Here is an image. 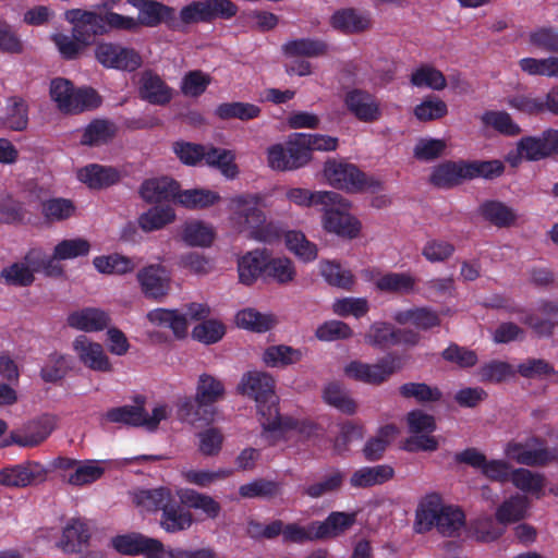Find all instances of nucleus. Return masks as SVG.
<instances>
[{
    "instance_id": "nucleus-36",
    "label": "nucleus",
    "mask_w": 558,
    "mask_h": 558,
    "mask_svg": "<svg viewBox=\"0 0 558 558\" xmlns=\"http://www.w3.org/2000/svg\"><path fill=\"white\" fill-rule=\"evenodd\" d=\"M41 215L48 222H61L72 218L76 213V206L72 199L64 197H51L43 201Z\"/></svg>"
},
{
    "instance_id": "nucleus-54",
    "label": "nucleus",
    "mask_w": 558,
    "mask_h": 558,
    "mask_svg": "<svg viewBox=\"0 0 558 558\" xmlns=\"http://www.w3.org/2000/svg\"><path fill=\"white\" fill-rule=\"evenodd\" d=\"M195 395L211 405L225 396V386L218 378L204 373L198 378Z\"/></svg>"
},
{
    "instance_id": "nucleus-40",
    "label": "nucleus",
    "mask_w": 558,
    "mask_h": 558,
    "mask_svg": "<svg viewBox=\"0 0 558 558\" xmlns=\"http://www.w3.org/2000/svg\"><path fill=\"white\" fill-rule=\"evenodd\" d=\"M235 323L239 327L254 332H265L270 330L277 324L276 317L270 314H262L255 310L247 308L240 311L235 316Z\"/></svg>"
},
{
    "instance_id": "nucleus-5",
    "label": "nucleus",
    "mask_w": 558,
    "mask_h": 558,
    "mask_svg": "<svg viewBox=\"0 0 558 558\" xmlns=\"http://www.w3.org/2000/svg\"><path fill=\"white\" fill-rule=\"evenodd\" d=\"M35 274L47 277H60L63 274L61 264L52 255H47L40 247L31 248L23 262L13 263L0 272V279H35Z\"/></svg>"
},
{
    "instance_id": "nucleus-55",
    "label": "nucleus",
    "mask_w": 558,
    "mask_h": 558,
    "mask_svg": "<svg viewBox=\"0 0 558 558\" xmlns=\"http://www.w3.org/2000/svg\"><path fill=\"white\" fill-rule=\"evenodd\" d=\"M344 473L337 470L326 475L322 481L303 488V495L317 499L326 494L337 492L342 486Z\"/></svg>"
},
{
    "instance_id": "nucleus-35",
    "label": "nucleus",
    "mask_w": 558,
    "mask_h": 558,
    "mask_svg": "<svg viewBox=\"0 0 558 558\" xmlns=\"http://www.w3.org/2000/svg\"><path fill=\"white\" fill-rule=\"evenodd\" d=\"M209 404L199 400L195 395L194 398L186 397L178 402V415L182 421L195 424L196 422H209L213 418V412Z\"/></svg>"
},
{
    "instance_id": "nucleus-50",
    "label": "nucleus",
    "mask_w": 558,
    "mask_h": 558,
    "mask_svg": "<svg viewBox=\"0 0 558 558\" xmlns=\"http://www.w3.org/2000/svg\"><path fill=\"white\" fill-rule=\"evenodd\" d=\"M510 480L518 489L524 493L535 494L537 498L541 497V493L545 486L544 475L523 468L513 470Z\"/></svg>"
},
{
    "instance_id": "nucleus-6",
    "label": "nucleus",
    "mask_w": 558,
    "mask_h": 558,
    "mask_svg": "<svg viewBox=\"0 0 558 558\" xmlns=\"http://www.w3.org/2000/svg\"><path fill=\"white\" fill-rule=\"evenodd\" d=\"M238 5L231 0H195L184 5L179 13L180 31L184 26L213 23L215 20H230L238 13Z\"/></svg>"
},
{
    "instance_id": "nucleus-42",
    "label": "nucleus",
    "mask_w": 558,
    "mask_h": 558,
    "mask_svg": "<svg viewBox=\"0 0 558 558\" xmlns=\"http://www.w3.org/2000/svg\"><path fill=\"white\" fill-rule=\"evenodd\" d=\"M239 494L243 498L271 499L282 494V484L277 481L257 478L247 484L241 485Z\"/></svg>"
},
{
    "instance_id": "nucleus-28",
    "label": "nucleus",
    "mask_w": 558,
    "mask_h": 558,
    "mask_svg": "<svg viewBox=\"0 0 558 558\" xmlns=\"http://www.w3.org/2000/svg\"><path fill=\"white\" fill-rule=\"evenodd\" d=\"M287 198L299 206H329L340 204L341 195L332 191L311 192L306 189L293 187L287 192Z\"/></svg>"
},
{
    "instance_id": "nucleus-21",
    "label": "nucleus",
    "mask_w": 558,
    "mask_h": 558,
    "mask_svg": "<svg viewBox=\"0 0 558 558\" xmlns=\"http://www.w3.org/2000/svg\"><path fill=\"white\" fill-rule=\"evenodd\" d=\"M46 471L38 463H27L3 469L0 484L9 487H25L45 480Z\"/></svg>"
},
{
    "instance_id": "nucleus-13",
    "label": "nucleus",
    "mask_w": 558,
    "mask_h": 558,
    "mask_svg": "<svg viewBox=\"0 0 558 558\" xmlns=\"http://www.w3.org/2000/svg\"><path fill=\"white\" fill-rule=\"evenodd\" d=\"M344 105L362 122H374L381 116L379 102L375 96L360 88L351 89L345 94Z\"/></svg>"
},
{
    "instance_id": "nucleus-59",
    "label": "nucleus",
    "mask_w": 558,
    "mask_h": 558,
    "mask_svg": "<svg viewBox=\"0 0 558 558\" xmlns=\"http://www.w3.org/2000/svg\"><path fill=\"white\" fill-rule=\"evenodd\" d=\"M305 141V134L298 133L288 142L289 170L303 167L311 159V153Z\"/></svg>"
},
{
    "instance_id": "nucleus-7",
    "label": "nucleus",
    "mask_w": 558,
    "mask_h": 558,
    "mask_svg": "<svg viewBox=\"0 0 558 558\" xmlns=\"http://www.w3.org/2000/svg\"><path fill=\"white\" fill-rule=\"evenodd\" d=\"M324 172L331 186L350 193L367 190L375 192L381 189V183L378 180L367 178L352 163L327 162Z\"/></svg>"
},
{
    "instance_id": "nucleus-46",
    "label": "nucleus",
    "mask_w": 558,
    "mask_h": 558,
    "mask_svg": "<svg viewBox=\"0 0 558 558\" xmlns=\"http://www.w3.org/2000/svg\"><path fill=\"white\" fill-rule=\"evenodd\" d=\"M481 121L485 126H490L506 136H517L522 131L506 111L487 110L482 114Z\"/></svg>"
},
{
    "instance_id": "nucleus-43",
    "label": "nucleus",
    "mask_w": 558,
    "mask_h": 558,
    "mask_svg": "<svg viewBox=\"0 0 558 558\" xmlns=\"http://www.w3.org/2000/svg\"><path fill=\"white\" fill-rule=\"evenodd\" d=\"M323 399L329 405H332L347 414H353L356 410V403L350 397L349 391L340 383H329L323 390Z\"/></svg>"
},
{
    "instance_id": "nucleus-22",
    "label": "nucleus",
    "mask_w": 558,
    "mask_h": 558,
    "mask_svg": "<svg viewBox=\"0 0 558 558\" xmlns=\"http://www.w3.org/2000/svg\"><path fill=\"white\" fill-rule=\"evenodd\" d=\"M77 179L94 190L109 187L120 181V172L113 167L90 163L77 170Z\"/></svg>"
},
{
    "instance_id": "nucleus-33",
    "label": "nucleus",
    "mask_w": 558,
    "mask_h": 558,
    "mask_svg": "<svg viewBox=\"0 0 558 558\" xmlns=\"http://www.w3.org/2000/svg\"><path fill=\"white\" fill-rule=\"evenodd\" d=\"M88 539L89 532L85 523L78 519H72L63 529L59 547L65 553H76Z\"/></svg>"
},
{
    "instance_id": "nucleus-16",
    "label": "nucleus",
    "mask_w": 558,
    "mask_h": 558,
    "mask_svg": "<svg viewBox=\"0 0 558 558\" xmlns=\"http://www.w3.org/2000/svg\"><path fill=\"white\" fill-rule=\"evenodd\" d=\"M56 418L43 415L28 422L23 430L12 432L11 441L22 447H35L43 442L54 429Z\"/></svg>"
},
{
    "instance_id": "nucleus-1",
    "label": "nucleus",
    "mask_w": 558,
    "mask_h": 558,
    "mask_svg": "<svg viewBox=\"0 0 558 558\" xmlns=\"http://www.w3.org/2000/svg\"><path fill=\"white\" fill-rule=\"evenodd\" d=\"M275 380L265 372H247L238 385V392L253 398L262 415L260 425L265 432H284L296 427L293 418L281 416L278 397L274 391Z\"/></svg>"
},
{
    "instance_id": "nucleus-48",
    "label": "nucleus",
    "mask_w": 558,
    "mask_h": 558,
    "mask_svg": "<svg viewBox=\"0 0 558 558\" xmlns=\"http://www.w3.org/2000/svg\"><path fill=\"white\" fill-rule=\"evenodd\" d=\"M410 82L415 87H428L434 90H441L447 85V81L442 72L427 64L421 65L413 71Z\"/></svg>"
},
{
    "instance_id": "nucleus-60",
    "label": "nucleus",
    "mask_w": 558,
    "mask_h": 558,
    "mask_svg": "<svg viewBox=\"0 0 558 558\" xmlns=\"http://www.w3.org/2000/svg\"><path fill=\"white\" fill-rule=\"evenodd\" d=\"M101 105V98L94 88L74 89L71 105L66 113H80L86 110L96 109Z\"/></svg>"
},
{
    "instance_id": "nucleus-23",
    "label": "nucleus",
    "mask_w": 558,
    "mask_h": 558,
    "mask_svg": "<svg viewBox=\"0 0 558 558\" xmlns=\"http://www.w3.org/2000/svg\"><path fill=\"white\" fill-rule=\"evenodd\" d=\"M68 325L85 332H95L106 329L110 325L108 313L96 307H86L71 313L68 316Z\"/></svg>"
},
{
    "instance_id": "nucleus-64",
    "label": "nucleus",
    "mask_w": 558,
    "mask_h": 558,
    "mask_svg": "<svg viewBox=\"0 0 558 558\" xmlns=\"http://www.w3.org/2000/svg\"><path fill=\"white\" fill-rule=\"evenodd\" d=\"M447 147L441 138H421L414 146V157L422 161H432L440 157Z\"/></svg>"
},
{
    "instance_id": "nucleus-10",
    "label": "nucleus",
    "mask_w": 558,
    "mask_h": 558,
    "mask_svg": "<svg viewBox=\"0 0 558 558\" xmlns=\"http://www.w3.org/2000/svg\"><path fill=\"white\" fill-rule=\"evenodd\" d=\"M506 454L515 462L529 466H543L555 461L554 451L544 446L539 438H530L525 442H509Z\"/></svg>"
},
{
    "instance_id": "nucleus-27",
    "label": "nucleus",
    "mask_w": 558,
    "mask_h": 558,
    "mask_svg": "<svg viewBox=\"0 0 558 558\" xmlns=\"http://www.w3.org/2000/svg\"><path fill=\"white\" fill-rule=\"evenodd\" d=\"M287 58H317L328 53L329 46L326 41L317 38H299L284 43L281 47Z\"/></svg>"
},
{
    "instance_id": "nucleus-31",
    "label": "nucleus",
    "mask_w": 558,
    "mask_h": 558,
    "mask_svg": "<svg viewBox=\"0 0 558 558\" xmlns=\"http://www.w3.org/2000/svg\"><path fill=\"white\" fill-rule=\"evenodd\" d=\"M182 505L196 510H202L209 519H216L221 507L211 496L198 493L194 489H180L178 492Z\"/></svg>"
},
{
    "instance_id": "nucleus-37",
    "label": "nucleus",
    "mask_w": 558,
    "mask_h": 558,
    "mask_svg": "<svg viewBox=\"0 0 558 558\" xmlns=\"http://www.w3.org/2000/svg\"><path fill=\"white\" fill-rule=\"evenodd\" d=\"M134 504L146 511L163 510L171 501L172 495L168 488L141 489L134 494Z\"/></svg>"
},
{
    "instance_id": "nucleus-52",
    "label": "nucleus",
    "mask_w": 558,
    "mask_h": 558,
    "mask_svg": "<svg viewBox=\"0 0 558 558\" xmlns=\"http://www.w3.org/2000/svg\"><path fill=\"white\" fill-rule=\"evenodd\" d=\"M182 238L190 246L206 247L211 245L215 232L211 227L202 221H192L185 225Z\"/></svg>"
},
{
    "instance_id": "nucleus-30",
    "label": "nucleus",
    "mask_w": 558,
    "mask_h": 558,
    "mask_svg": "<svg viewBox=\"0 0 558 558\" xmlns=\"http://www.w3.org/2000/svg\"><path fill=\"white\" fill-rule=\"evenodd\" d=\"M93 264L100 274L117 276L130 274L137 266L133 258L119 253L96 256Z\"/></svg>"
},
{
    "instance_id": "nucleus-11",
    "label": "nucleus",
    "mask_w": 558,
    "mask_h": 558,
    "mask_svg": "<svg viewBox=\"0 0 558 558\" xmlns=\"http://www.w3.org/2000/svg\"><path fill=\"white\" fill-rule=\"evenodd\" d=\"M348 203L341 196L340 204L323 206L325 230L341 238L354 239L361 230L360 221L345 211Z\"/></svg>"
},
{
    "instance_id": "nucleus-20",
    "label": "nucleus",
    "mask_w": 558,
    "mask_h": 558,
    "mask_svg": "<svg viewBox=\"0 0 558 558\" xmlns=\"http://www.w3.org/2000/svg\"><path fill=\"white\" fill-rule=\"evenodd\" d=\"M138 95L155 106H166L172 99V88L153 71H145L140 80Z\"/></svg>"
},
{
    "instance_id": "nucleus-3",
    "label": "nucleus",
    "mask_w": 558,
    "mask_h": 558,
    "mask_svg": "<svg viewBox=\"0 0 558 558\" xmlns=\"http://www.w3.org/2000/svg\"><path fill=\"white\" fill-rule=\"evenodd\" d=\"M465 524V515L459 508L441 505L438 495H428L418 506L415 527L418 533L436 527L445 537H454Z\"/></svg>"
},
{
    "instance_id": "nucleus-38",
    "label": "nucleus",
    "mask_w": 558,
    "mask_h": 558,
    "mask_svg": "<svg viewBox=\"0 0 558 558\" xmlns=\"http://www.w3.org/2000/svg\"><path fill=\"white\" fill-rule=\"evenodd\" d=\"M175 219L174 210L169 207L153 206L137 218L138 227L144 232L160 230Z\"/></svg>"
},
{
    "instance_id": "nucleus-2",
    "label": "nucleus",
    "mask_w": 558,
    "mask_h": 558,
    "mask_svg": "<svg viewBox=\"0 0 558 558\" xmlns=\"http://www.w3.org/2000/svg\"><path fill=\"white\" fill-rule=\"evenodd\" d=\"M263 197L259 194H244L230 201V221L239 232H246L256 241L275 243L281 238V229L272 221L266 220L260 209Z\"/></svg>"
},
{
    "instance_id": "nucleus-45",
    "label": "nucleus",
    "mask_w": 558,
    "mask_h": 558,
    "mask_svg": "<svg viewBox=\"0 0 558 558\" xmlns=\"http://www.w3.org/2000/svg\"><path fill=\"white\" fill-rule=\"evenodd\" d=\"M527 506L529 500L525 496H512L498 507L496 520L500 524L517 522L525 517Z\"/></svg>"
},
{
    "instance_id": "nucleus-39",
    "label": "nucleus",
    "mask_w": 558,
    "mask_h": 558,
    "mask_svg": "<svg viewBox=\"0 0 558 558\" xmlns=\"http://www.w3.org/2000/svg\"><path fill=\"white\" fill-rule=\"evenodd\" d=\"M302 359V352L289 345H270L263 352L262 360L269 367H286L298 363Z\"/></svg>"
},
{
    "instance_id": "nucleus-15",
    "label": "nucleus",
    "mask_w": 558,
    "mask_h": 558,
    "mask_svg": "<svg viewBox=\"0 0 558 558\" xmlns=\"http://www.w3.org/2000/svg\"><path fill=\"white\" fill-rule=\"evenodd\" d=\"M554 130L548 129L538 136H523L517 144L520 157L527 161H539L556 154Z\"/></svg>"
},
{
    "instance_id": "nucleus-44",
    "label": "nucleus",
    "mask_w": 558,
    "mask_h": 558,
    "mask_svg": "<svg viewBox=\"0 0 558 558\" xmlns=\"http://www.w3.org/2000/svg\"><path fill=\"white\" fill-rule=\"evenodd\" d=\"M468 532L476 542L490 543L501 536L504 529L498 526L492 517L480 515L470 522Z\"/></svg>"
},
{
    "instance_id": "nucleus-56",
    "label": "nucleus",
    "mask_w": 558,
    "mask_h": 558,
    "mask_svg": "<svg viewBox=\"0 0 558 558\" xmlns=\"http://www.w3.org/2000/svg\"><path fill=\"white\" fill-rule=\"evenodd\" d=\"M90 244L82 238L68 239L59 242L53 250L56 262L85 256L89 253Z\"/></svg>"
},
{
    "instance_id": "nucleus-58",
    "label": "nucleus",
    "mask_w": 558,
    "mask_h": 558,
    "mask_svg": "<svg viewBox=\"0 0 558 558\" xmlns=\"http://www.w3.org/2000/svg\"><path fill=\"white\" fill-rule=\"evenodd\" d=\"M106 420L113 423H124L128 425L143 426L144 407L143 404L123 405L109 410L105 414Z\"/></svg>"
},
{
    "instance_id": "nucleus-17",
    "label": "nucleus",
    "mask_w": 558,
    "mask_h": 558,
    "mask_svg": "<svg viewBox=\"0 0 558 558\" xmlns=\"http://www.w3.org/2000/svg\"><path fill=\"white\" fill-rule=\"evenodd\" d=\"M114 548L124 555L143 554L147 558H161L163 545L160 541L143 535H122L113 539Z\"/></svg>"
},
{
    "instance_id": "nucleus-34",
    "label": "nucleus",
    "mask_w": 558,
    "mask_h": 558,
    "mask_svg": "<svg viewBox=\"0 0 558 558\" xmlns=\"http://www.w3.org/2000/svg\"><path fill=\"white\" fill-rule=\"evenodd\" d=\"M393 476V469L389 465H376L362 468L355 471L350 477V485L355 488H366L379 485Z\"/></svg>"
},
{
    "instance_id": "nucleus-49",
    "label": "nucleus",
    "mask_w": 558,
    "mask_h": 558,
    "mask_svg": "<svg viewBox=\"0 0 558 558\" xmlns=\"http://www.w3.org/2000/svg\"><path fill=\"white\" fill-rule=\"evenodd\" d=\"M288 250L304 262L314 260L317 256V246L308 241L301 231H288L284 234Z\"/></svg>"
},
{
    "instance_id": "nucleus-25",
    "label": "nucleus",
    "mask_w": 558,
    "mask_h": 558,
    "mask_svg": "<svg viewBox=\"0 0 558 558\" xmlns=\"http://www.w3.org/2000/svg\"><path fill=\"white\" fill-rule=\"evenodd\" d=\"M477 214L488 223L499 229L512 227L518 219L515 210L496 199L484 201L477 208Z\"/></svg>"
},
{
    "instance_id": "nucleus-18",
    "label": "nucleus",
    "mask_w": 558,
    "mask_h": 558,
    "mask_svg": "<svg viewBox=\"0 0 558 558\" xmlns=\"http://www.w3.org/2000/svg\"><path fill=\"white\" fill-rule=\"evenodd\" d=\"M179 192V182L169 177L146 179L140 185L138 194L147 204L173 202Z\"/></svg>"
},
{
    "instance_id": "nucleus-62",
    "label": "nucleus",
    "mask_w": 558,
    "mask_h": 558,
    "mask_svg": "<svg viewBox=\"0 0 558 558\" xmlns=\"http://www.w3.org/2000/svg\"><path fill=\"white\" fill-rule=\"evenodd\" d=\"M225 333V326L216 319H207L196 325L192 330L193 339L205 344L218 342Z\"/></svg>"
},
{
    "instance_id": "nucleus-8",
    "label": "nucleus",
    "mask_w": 558,
    "mask_h": 558,
    "mask_svg": "<svg viewBox=\"0 0 558 558\" xmlns=\"http://www.w3.org/2000/svg\"><path fill=\"white\" fill-rule=\"evenodd\" d=\"M401 368L400 357L389 353L373 364L353 361L345 366L344 373L357 381L368 385H380Z\"/></svg>"
},
{
    "instance_id": "nucleus-4",
    "label": "nucleus",
    "mask_w": 558,
    "mask_h": 558,
    "mask_svg": "<svg viewBox=\"0 0 558 558\" xmlns=\"http://www.w3.org/2000/svg\"><path fill=\"white\" fill-rule=\"evenodd\" d=\"M239 279H293L294 266L288 257H272L267 248H255L238 259Z\"/></svg>"
},
{
    "instance_id": "nucleus-51",
    "label": "nucleus",
    "mask_w": 558,
    "mask_h": 558,
    "mask_svg": "<svg viewBox=\"0 0 558 558\" xmlns=\"http://www.w3.org/2000/svg\"><path fill=\"white\" fill-rule=\"evenodd\" d=\"M399 392L404 399H415L417 402H437L442 398V392L437 387L426 383H407L399 387Z\"/></svg>"
},
{
    "instance_id": "nucleus-24",
    "label": "nucleus",
    "mask_w": 558,
    "mask_h": 558,
    "mask_svg": "<svg viewBox=\"0 0 558 558\" xmlns=\"http://www.w3.org/2000/svg\"><path fill=\"white\" fill-rule=\"evenodd\" d=\"M430 183L439 189H452L465 181L464 159L446 160L436 166L429 177Z\"/></svg>"
},
{
    "instance_id": "nucleus-9",
    "label": "nucleus",
    "mask_w": 558,
    "mask_h": 558,
    "mask_svg": "<svg viewBox=\"0 0 558 558\" xmlns=\"http://www.w3.org/2000/svg\"><path fill=\"white\" fill-rule=\"evenodd\" d=\"M138 10L136 22L145 27H157L166 24L172 31H180L175 9L156 0H128Z\"/></svg>"
},
{
    "instance_id": "nucleus-61",
    "label": "nucleus",
    "mask_w": 558,
    "mask_h": 558,
    "mask_svg": "<svg viewBox=\"0 0 558 558\" xmlns=\"http://www.w3.org/2000/svg\"><path fill=\"white\" fill-rule=\"evenodd\" d=\"M211 78L201 70L187 72L181 82V92L184 96L199 97L205 93Z\"/></svg>"
},
{
    "instance_id": "nucleus-63",
    "label": "nucleus",
    "mask_w": 558,
    "mask_h": 558,
    "mask_svg": "<svg viewBox=\"0 0 558 558\" xmlns=\"http://www.w3.org/2000/svg\"><path fill=\"white\" fill-rule=\"evenodd\" d=\"M454 251V245L449 241L432 239L424 244L422 255L430 263H441L450 258Z\"/></svg>"
},
{
    "instance_id": "nucleus-14",
    "label": "nucleus",
    "mask_w": 558,
    "mask_h": 558,
    "mask_svg": "<svg viewBox=\"0 0 558 558\" xmlns=\"http://www.w3.org/2000/svg\"><path fill=\"white\" fill-rule=\"evenodd\" d=\"M73 350L86 367L96 372H111V363L101 344L93 342L86 336H78L73 341Z\"/></svg>"
},
{
    "instance_id": "nucleus-32",
    "label": "nucleus",
    "mask_w": 558,
    "mask_h": 558,
    "mask_svg": "<svg viewBox=\"0 0 558 558\" xmlns=\"http://www.w3.org/2000/svg\"><path fill=\"white\" fill-rule=\"evenodd\" d=\"M193 523V515L190 511L184 510L180 505L170 502L163 508L160 526L168 533H178L187 530Z\"/></svg>"
},
{
    "instance_id": "nucleus-53",
    "label": "nucleus",
    "mask_w": 558,
    "mask_h": 558,
    "mask_svg": "<svg viewBox=\"0 0 558 558\" xmlns=\"http://www.w3.org/2000/svg\"><path fill=\"white\" fill-rule=\"evenodd\" d=\"M395 319L399 324L412 322L416 327L424 330L440 325V318L437 313L425 307L399 312Z\"/></svg>"
},
{
    "instance_id": "nucleus-47",
    "label": "nucleus",
    "mask_w": 558,
    "mask_h": 558,
    "mask_svg": "<svg viewBox=\"0 0 558 558\" xmlns=\"http://www.w3.org/2000/svg\"><path fill=\"white\" fill-rule=\"evenodd\" d=\"M398 429L395 425L381 427L377 435L371 438L363 449V453L368 461H376L381 458L388 445L395 439Z\"/></svg>"
},
{
    "instance_id": "nucleus-29",
    "label": "nucleus",
    "mask_w": 558,
    "mask_h": 558,
    "mask_svg": "<svg viewBox=\"0 0 558 558\" xmlns=\"http://www.w3.org/2000/svg\"><path fill=\"white\" fill-rule=\"evenodd\" d=\"M356 521V513L331 512L325 521H315L319 541L339 536Z\"/></svg>"
},
{
    "instance_id": "nucleus-12",
    "label": "nucleus",
    "mask_w": 558,
    "mask_h": 558,
    "mask_svg": "<svg viewBox=\"0 0 558 558\" xmlns=\"http://www.w3.org/2000/svg\"><path fill=\"white\" fill-rule=\"evenodd\" d=\"M73 19L90 24L95 34H106L110 29L134 31L138 23L131 16L116 12H107L105 15L94 11H73Z\"/></svg>"
},
{
    "instance_id": "nucleus-19",
    "label": "nucleus",
    "mask_w": 558,
    "mask_h": 558,
    "mask_svg": "<svg viewBox=\"0 0 558 558\" xmlns=\"http://www.w3.org/2000/svg\"><path fill=\"white\" fill-rule=\"evenodd\" d=\"M329 23L333 29L344 35L363 33L372 24L369 14L355 8L336 10L330 16Z\"/></svg>"
},
{
    "instance_id": "nucleus-57",
    "label": "nucleus",
    "mask_w": 558,
    "mask_h": 558,
    "mask_svg": "<svg viewBox=\"0 0 558 558\" xmlns=\"http://www.w3.org/2000/svg\"><path fill=\"white\" fill-rule=\"evenodd\" d=\"M529 43L550 53H558V28L554 26H539L529 34Z\"/></svg>"
},
{
    "instance_id": "nucleus-41",
    "label": "nucleus",
    "mask_w": 558,
    "mask_h": 558,
    "mask_svg": "<svg viewBox=\"0 0 558 558\" xmlns=\"http://www.w3.org/2000/svg\"><path fill=\"white\" fill-rule=\"evenodd\" d=\"M3 124L12 131H24L28 125V105L21 97H11L5 107Z\"/></svg>"
},
{
    "instance_id": "nucleus-26",
    "label": "nucleus",
    "mask_w": 558,
    "mask_h": 558,
    "mask_svg": "<svg viewBox=\"0 0 558 558\" xmlns=\"http://www.w3.org/2000/svg\"><path fill=\"white\" fill-rule=\"evenodd\" d=\"M117 125L108 119H94L83 130L80 143L98 147L109 143L117 135Z\"/></svg>"
}]
</instances>
